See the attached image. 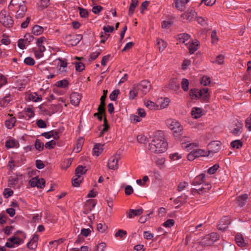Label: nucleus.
I'll return each instance as SVG.
<instances>
[{"instance_id": "nucleus-1", "label": "nucleus", "mask_w": 251, "mask_h": 251, "mask_svg": "<svg viewBox=\"0 0 251 251\" xmlns=\"http://www.w3.org/2000/svg\"><path fill=\"white\" fill-rule=\"evenodd\" d=\"M167 146L164 133L159 130L155 132L153 139L149 144L148 149L151 152L161 153L166 151Z\"/></svg>"}, {"instance_id": "nucleus-2", "label": "nucleus", "mask_w": 251, "mask_h": 251, "mask_svg": "<svg viewBox=\"0 0 251 251\" xmlns=\"http://www.w3.org/2000/svg\"><path fill=\"white\" fill-rule=\"evenodd\" d=\"M219 239V235L217 233L212 232L203 238L200 242L195 244L193 248L195 246L200 245L201 246V248L200 249V251H201L203 247L212 245Z\"/></svg>"}, {"instance_id": "nucleus-3", "label": "nucleus", "mask_w": 251, "mask_h": 251, "mask_svg": "<svg viewBox=\"0 0 251 251\" xmlns=\"http://www.w3.org/2000/svg\"><path fill=\"white\" fill-rule=\"evenodd\" d=\"M189 95L192 100L200 99L203 101H207L209 98V94L208 88H205L202 89H191Z\"/></svg>"}, {"instance_id": "nucleus-4", "label": "nucleus", "mask_w": 251, "mask_h": 251, "mask_svg": "<svg viewBox=\"0 0 251 251\" xmlns=\"http://www.w3.org/2000/svg\"><path fill=\"white\" fill-rule=\"evenodd\" d=\"M0 22L6 28L12 27L14 24V21L9 12L5 9H2L0 12Z\"/></svg>"}, {"instance_id": "nucleus-5", "label": "nucleus", "mask_w": 251, "mask_h": 251, "mask_svg": "<svg viewBox=\"0 0 251 251\" xmlns=\"http://www.w3.org/2000/svg\"><path fill=\"white\" fill-rule=\"evenodd\" d=\"M166 124L169 128L175 133H179L183 129L180 124L175 120L168 119L167 120Z\"/></svg>"}, {"instance_id": "nucleus-6", "label": "nucleus", "mask_w": 251, "mask_h": 251, "mask_svg": "<svg viewBox=\"0 0 251 251\" xmlns=\"http://www.w3.org/2000/svg\"><path fill=\"white\" fill-rule=\"evenodd\" d=\"M136 85L139 91V94H141L142 96L146 95L150 91L151 87L150 81L147 80H142L140 83Z\"/></svg>"}, {"instance_id": "nucleus-7", "label": "nucleus", "mask_w": 251, "mask_h": 251, "mask_svg": "<svg viewBox=\"0 0 251 251\" xmlns=\"http://www.w3.org/2000/svg\"><path fill=\"white\" fill-rule=\"evenodd\" d=\"M120 158V155L117 154L111 156L108 162V168L112 170L117 169L118 168V162Z\"/></svg>"}, {"instance_id": "nucleus-8", "label": "nucleus", "mask_w": 251, "mask_h": 251, "mask_svg": "<svg viewBox=\"0 0 251 251\" xmlns=\"http://www.w3.org/2000/svg\"><path fill=\"white\" fill-rule=\"evenodd\" d=\"M29 183L32 187H37L39 188H43L45 187V180L43 178L35 177L30 180Z\"/></svg>"}, {"instance_id": "nucleus-9", "label": "nucleus", "mask_w": 251, "mask_h": 251, "mask_svg": "<svg viewBox=\"0 0 251 251\" xmlns=\"http://www.w3.org/2000/svg\"><path fill=\"white\" fill-rule=\"evenodd\" d=\"M22 240L18 237H12L7 240L5 246L8 248H14L15 246H18L22 244Z\"/></svg>"}, {"instance_id": "nucleus-10", "label": "nucleus", "mask_w": 251, "mask_h": 251, "mask_svg": "<svg viewBox=\"0 0 251 251\" xmlns=\"http://www.w3.org/2000/svg\"><path fill=\"white\" fill-rule=\"evenodd\" d=\"M19 9L17 10L15 15V18L18 19L23 18L27 11L25 3H24L21 1L20 3H19Z\"/></svg>"}, {"instance_id": "nucleus-11", "label": "nucleus", "mask_w": 251, "mask_h": 251, "mask_svg": "<svg viewBox=\"0 0 251 251\" xmlns=\"http://www.w3.org/2000/svg\"><path fill=\"white\" fill-rule=\"evenodd\" d=\"M208 149L207 151L209 155L210 153H213L218 152L221 149V143L218 141H213L208 145Z\"/></svg>"}, {"instance_id": "nucleus-12", "label": "nucleus", "mask_w": 251, "mask_h": 251, "mask_svg": "<svg viewBox=\"0 0 251 251\" xmlns=\"http://www.w3.org/2000/svg\"><path fill=\"white\" fill-rule=\"evenodd\" d=\"M211 188V184L206 183L203 185L202 187L199 189L192 188L191 190V192L193 195H195L196 194H202L203 193L207 192Z\"/></svg>"}, {"instance_id": "nucleus-13", "label": "nucleus", "mask_w": 251, "mask_h": 251, "mask_svg": "<svg viewBox=\"0 0 251 251\" xmlns=\"http://www.w3.org/2000/svg\"><path fill=\"white\" fill-rule=\"evenodd\" d=\"M37 49H33L35 56L37 58H40L43 56V52L45 51L46 48L43 44H37Z\"/></svg>"}, {"instance_id": "nucleus-14", "label": "nucleus", "mask_w": 251, "mask_h": 251, "mask_svg": "<svg viewBox=\"0 0 251 251\" xmlns=\"http://www.w3.org/2000/svg\"><path fill=\"white\" fill-rule=\"evenodd\" d=\"M81 100V96L76 92L73 93L70 96V100L71 103L74 106H77Z\"/></svg>"}, {"instance_id": "nucleus-15", "label": "nucleus", "mask_w": 251, "mask_h": 251, "mask_svg": "<svg viewBox=\"0 0 251 251\" xmlns=\"http://www.w3.org/2000/svg\"><path fill=\"white\" fill-rule=\"evenodd\" d=\"M178 40L179 43H183L186 46H188L191 42L190 35L185 33L178 35Z\"/></svg>"}, {"instance_id": "nucleus-16", "label": "nucleus", "mask_w": 251, "mask_h": 251, "mask_svg": "<svg viewBox=\"0 0 251 251\" xmlns=\"http://www.w3.org/2000/svg\"><path fill=\"white\" fill-rule=\"evenodd\" d=\"M230 223L228 217H225L221 220L219 225H218V229L219 230H226L227 226Z\"/></svg>"}, {"instance_id": "nucleus-17", "label": "nucleus", "mask_w": 251, "mask_h": 251, "mask_svg": "<svg viewBox=\"0 0 251 251\" xmlns=\"http://www.w3.org/2000/svg\"><path fill=\"white\" fill-rule=\"evenodd\" d=\"M39 237L36 234H34L30 241L27 243V247L31 250H34L37 247V242Z\"/></svg>"}, {"instance_id": "nucleus-18", "label": "nucleus", "mask_w": 251, "mask_h": 251, "mask_svg": "<svg viewBox=\"0 0 251 251\" xmlns=\"http://www.w3.org/2000/svg\"><path fill=\"white\" fill-rule=\"evenodd\" d=\"M190 1V0H175L174 3L175 7L179 10H184L185 5Z\"/></svg>"}, {"instance_id": "nucleus-19", "label": "nucleus", "mask_w": 251, "mask_h": 251, "mask_svg": "<svg viewBox=\"0 0 251 251\" xmlns=\"http://www.w3.org/2000/svg\"><path fill=\"white\" fill-rule=\"evenodd\" d=\"M21 1L24 3H25V0H11L8 5V8L10 10L13 11L15 9H19V3Z\"/></svg>"}, {"instance_id": "nucleus-20", "label": "nucleus", "mask_w": 251, "mask_h": 251, "mask_svg": "<svg viewBox=\"0 0 251 251\" xmlns=\"http://www.w3.org/2000/svg\"><path fill=\"white\" fill-rule=\"evenodd\" d=\"M236 127L231 131V132L235 135H238L242 132L243 124L241 122L237 121L236 123Z\"/></svg>"}, {"instance_id": "nucleus-21", "label": "nucleus", "mask_w": 251, "mask_h": 251, "mask_svg": "<svg viewBox=\"0 0 251 251\" xmlns=\"http://www.w3.org/2000/svg\"><path fill=\"white\" fill-rule=\"evenodd\" d=\"M205 175L201 174L197 176L192 181L191 184L193 185H198L202 184L204 181Z\"/></svg>"}, {"instance_id": "nucleus-22", "label": "nucleus", "mask_w": 251, "mask_h": 251, "mask_svg": "<svg viewBox=\"0 0 251 251\" xmlns=\"http://www.w3.org/2000/svg\"><path fill=\"white\" fill-rule=\"evenodd\" d=\"M248 198V195L247 194H244L238 196L237 198L238 205L241 207L244 206L247 201Z\"/></svg>"}, {"instance_id": "nucleus-23", "label": "nucleus", "mask_w": 251, "mask_h": 251, "mask_svg": "<svg viewBox=\"0 0 251 251\" xmlns=\"http://www.w3.org/2000/svg\"><path fill=\"white\" fill-rule=\"evenodd\" d=\"M139 92L138 88L136 84H134L129 93V99L130 100H133L135 98H136Z\"/></svg>"}, {"instance_id": "nucleus-24", "label": "nucleus", "mask_w": 251, "mask_h": 251, "mask_svg": "<svg viewBox=\"0 0 251 251\" xmlns=\"http://www.w3.org/2000/svg\"><path fill=\"white\" fill-rule=\"evenodd\" d=\"M196 16L197 13L193 10H188L183 15V16L190 22L193 21L196 17Z\"/></svg>"}, {"instance_id": "nucleus-25", "label": "nucleus", "mask_w": 251, "mask_h": 251, "mask_svg": "<svg viewBox=\"0 0 251 251\" xmlns=\"http://www.w3.org/2000/svg\"><path fill=\"white\" fill-rule=\"evenodd\" d=\"M188 196L185 194H182L181 196L178 197L174 200V203L176 204L182 205L186 202Z\"/></svg>"}, {"instance_id": "nucleus-26", "label": "nucleus", "mask_w": 251, "mask_h": 251, "mask_svg": "<svg viewBox=\"0 0 251 251\" xmlns=\"http://www.w3.org/2000/svg\"><path fill=\"white\" fill-rule=\"evenodd\" d=\"M235 240L238 246L241 247H244L247 246V244L245 242L242 234H237L235 236Z\"/></svg>"}, {"instance_id": "nucleus-27", "label": "nucleus", "mask_w": 251, "mask_h": 251, "mask_svg": "<svg viewBox=\"0 0 251 251\" xmlns=\"http://www.w3.org/2000/svg\"><path fill=\"white\" fill-rule=\"evenodd\" d=\"M143 209L142 208L137 209H130L128 213L129 218H132L135 216L140 215L143 213Z\"/></svg>"}, {"instance_id": "nucleus-28", "label": "nucleus", "mask_w": 251, "mask_h": 251, "mask_svg": "<svg viewBox=\"0 0 251 251\" xmlns=\"http://www.w3.org/2000/svg\"><path fill=\"white\" fill-rule=\"evenodd\" d=\"M103 145L101 144L95 145L93 149V154L97 156H99L103 150Z\"/></svg>"}, {"instance_id": "nucleus-29", "label": "nucleus", "mask_w": 251, "mask_h": 251, "mask_svg": "<svg viewBox=\"0 0 251 251\" xmlns=\"http://www.w3.org/2000/svg\"><path fill=\"white\" fill-rule=\"evenodd\" d=\"M191 114L194 118H199L202 116V109L200 108L194 107L191 111Z\"/></svg>"}, {"instance_id": "nucleus-30", "label": "nucleus", "mask_w": 251, "mask_h": 251, "mask_svg": "<svg viewBox=\"0 0 251 251\" xmlns=\"http://www.w3.org/2000/svg\"><path fill=\"white\" fill-rule=\"evenodd\" d=\"M12 100V97L10 95H7L0 101V105L2 107L6 106L10 101Z\"/></svg>"}, {"instance_id": "nucleus-31", "label": "nucleus", "mask_w": 251, "mask_h": 251, "mask_svg": "<svg viewBox=\"0 0 251 251\" xmlns=\"http://www.w3.org/2000/svg\"><path fill=\"white\" fill-rule=\"evenodd\" d=\"M87 171L85 167L79 165L75 169V176L82 177L81 176L84 174Z\"/></svg>"}, {"instance_id": "nucleus-32", "label": "nucleus", "mask_w": 251, "mask_h": 251, "mask_svg": "<svg viewBox=\"0 0 251 251\" xmlns=\"http://www.w3.org/2000/svg\"><path fill=\"white\" fill-rule=\"evenodd\" d=\"M28 99L34 102H38L41 101L42 97L41 95H38L36 93H33L29 95Z\"/></svg>"}, {"instance_id": "nucleus-33", "label": "nucleus", "mask_w": 251, "mask_h": 251, "mask_svg": "<svg viewBox=\"0 0 251 251\" xmlns=\"http://www.w3.org/2000/svg\"><path fill=\"white\" fill-rule=\"evenodd\" d=\"M43 27L38 25H34L32 29V33L35 35H39L43 32Z\"/></svg>"}, {"instance_id": "nucleus-34", "label": "nucleus", "mask_w": 251, "mask_h": 251, "mask_svg": "<svg viewBox=\"0 0 251 251\" xmlns=\"http://www.w3.org/2000/svg\"><path fill=\"white\" fill-rule=\"evenodd\" d=\"M165 161L164 157L156 158L155 160V163L160 169H161L164 167Z\"/></svg>"}, {"instance_id": "nucleus-35", "label": "nucleus", "mask_w": 251, "mask_h": 251, "mask_svg": "<svg viewBox=\"0 0 251 251\" xmlns=\"http://www.w3.org/2000/svg\"><path fill=\"white\" fill-rule=\"evenodd\" d=\"M16 122V118L14 117H11L10 119L5 121V126L8 128L11 129L14 126Z\"/></svg>"}, {"instance_id": "nucleus-36", "label": "nucleus", "mask_w": 251, "mask_h": 251, "mask_svg": "<svg viewBox=\"0 0 251 251\" xmlns=\"http://www.w3.org/2000/svg\"><path fill=\"white\" fill-rule=\"evenodd\" d=\"M24 112L25 116L27 117V119H30L33 118L35 115L33 110L30 107L25 108L24 110Z\"/></svg>"}, {"instance_id": "nucleus-37", "label": "nucleus", "mask_w": 251, "mask_h": 251, "mask_svg": "<svg viewBox=\"0 0 251 251\" xmlns=\"http://www.w3.org/2000/svg\"><path fill=\"white\" fill-rule=\"evenodd\" d=\"M82 39V36L81 34H77L73 37V39L71 40V44L73 46L76 45Z\"/></svg>"}, {"instance_id": "nucleus-38", "label": "nucleus", "mask_w": 251, "mask_h": 251, "mask_svg": "<svg viewBox=\"0 0 251 251\" xmlns=\"http://www.w3.org/2000/svg\"><path fill=\"white\" fill-rule=\"evenodd\" d=\"M157 44L158 46L159 50L160 51H163L164 49L167 47V43L163 40L158 39H157Z\"/></svg>"}, {"instance_id": "nucleus-39", "label": "nucleus", "mask_w": 251, "mask_h": 251, "mask_svg": "<svg viewBox=\"0 0 251 251\" xmlns=\"http://www.w3.org/2000/svg\"><path fill=\"white\" fill-rule=\"evenodd\" d=\"M160 100L161 101L160 102V106L161 109L166 108L170 102V100L168 98H165L164 99L161 98Z\"/></svg>"}, {"instance_id": "nucleus-40", "label": "nucleus", "mask_w": 251, "mask_h": 251, "mask_svg": "<svg viewBox=\"0 0 251 251\" xmlns=\"http://www.w3.org/2000/svg\"><path fill=\"white\" fill-rule=\"evenodd\" d=\"M18 145L17 141L13 139L7 141L5 143V146L8 149L17 147Z\"/></svg>"}, {"instance_id": "nucleus-41", "label": "nucleus", "mask_w": 251, "mask_h": 251, "mask_svg": "<svg viewBox=\"0 0 251 251\" xmlns=\"http://www.w3.org/2000/svg\"><path fill=\"white\" fill-rule=\"evenodd\" d=\"M82 179V177L75 176L72 179V185L75 187H78Z\"/></svg>"}, {"instance_id": "nucleus-42", "label": "nucleus", "mask_w": 251, "mask_h": 251, "mask_svg": "<svg viewBox=\"0 0 251 251\" xmlns=\"http://www.w3.org/2000/svg\"><path fill=\"white\" fill-rule=\"evenodd\" d=\"M145 105L150 109H157L158 108V106L151 100L145 101Z\"/></svg>"}, {"instance_id": "nucleus-43", "label": "nucleus", "mask_w": 251, "mask_h": 251, "mask_svg": "<svg viewBox=\"0 0 251 251\" xmlns=\"http://www.w3.org/2000/svg\"><path fill=\"white\" fill-rule=\"evenodd\" d=\"M194 151L198 157L200 156H206L209 155L207 151L201 149L196 150H194Z\"/></svg>"}, {"instance_id": "nucleus-44", "label": "nucleus", "mask_w": 251, "mask_h": 251, "mask_svg": "<svg viewBox=\"0 0 251 251\" xmlns=\"http://www.w3.org/2000/svg\"><path fill=\"white\" fill-rule=\"evenodd\" d=\"M198 44H196V43H189L188 46V48L189 50V52L191 54L193 53L195 51H196L198 49Z\"/></svg>"}, {"instance_id": "nucleus-45", "label": "nucleus", "mask_w": 251, "mask_h": 251, "mask_svg": "<svg viewBox=\"0 0 251 251\" xmlns=\"http://www.w3.org/2000/svg\"><path fill=\"white\" fill-rule=\"evenodd\" d=\"M230 145L233 148L238 149L242 147L243 143L240 140H236L232 141Z\"/></svg>"}, {"instance_id": "nucleus-46", "label": "nucleus", "mask_w": 251, "mask_h": 251, "mask_svg": "<svg viewBox=\"0 0 251 251\" xmlns=\"http://www.w3.org/2000/svg\"><path fill=\"white\" fill-rule=\"evenodd\" d=\"M57 63V67H67V62L66 59H62L60 58H57L56 60Z\"/></svg>"}, {"instance_id": "nucleus-47", "label": "nucleus", "mask_w": 251, "mask_h": 251, "mask_svg": "<svg viewBox=\"0 0 251 251\" xmlns=\"http://www.w3.org/2000/svg\"><path fill=\"white\" fill-rule=\"evenodd\" d=\"M68 84L69 83L68 81L65 79L58 81L56 83V86L60 88H66L68 87Z\"/></svg>"}, {"instance_id": "nucleus-48", "label": "nucleus", "mask_w": 251, "mask_h": 251, "mask_svg": "<svg viewBox=\"0 0 251 251\" xmlns=\"http://www.w3.org/2000/svg\"><path fill=\"white\" fill-rule=\"evenodd\" d=\"M225 56L223 55L220 54L217 56L215 60L212 61L214 63H217L219 65L223 64L224 62Z\"/></svg>"}, {"instance_id": "nucleus-49", "label": "nucleus", "mask_w": 251, "mask_h": 251, "mask_svg": "<svg viewBox=\"0 0 251 251\" xmlns=\"http://www.w3.org/2000/svg\"><path fill=\"white\" fill-rule=\"evenodd\" d=\"M23 39L25 42V43L28 45L33 40L34 37L29 33H26L25 35L24 38Z\"/></svg>"}, {"instance_id": "nucleus-50", "label": "nucleus", "mask_w": 251, "mask_h": 251, "mask_svg": "<svg viewBox=\"0 0 251 251\" xmlns=\"http://www.w3.org/2000/svg\"><path fill=\"white\" fill-rule=\"evenodd\" d=\"M189 81L186 78H183L181 81V87L184 91H187L189 89Z\"/></svg>"}, {"instance_id": "nucleus-51", "label": "nucleus", "mask_w": 251, "mask_h": 251, "mask_svg": "<svg viewBox=\"0 0 251 251\" xmlns=\"http://www.w3.org/2000/svg\"><path fill=\"white\" fill-rule=\"evenodd\" d=\"M107 227L105 224L99 223L97 225V229L100 233H103L107 229Z\"/></svg>"}, {"instance_id": "nucleus-52", "label": "nucleus", "mask_w": 251, "mask_h": 251, "mask_svg": "<svg viewBox=\"0 0 251 251\" xmlns=\"http://www.w3.org/2000/svg\"><path fill=\"white\" fill-rule=\"evenodd\" d=\"M103 128L102 130L100 132V137H101L103 135V133L108 130L109 128V126L107 124V121L106 118L104 117L103 119Z\"/></svg>"}, {"instance_id": "nucleus-53", "label": "nucleus", "mask_w": 251, "mask_h": 251, "mask_svg": "<svg viewBox=\"0 0 251 251\" xmlns=\"http://www.w3.org/2000/svg\"><path fill=\"white\" fill-rule=\"evenodd\" d=\"M188 186V183L185 181H181L180 182L177 188V190L179 192H181L183 191L185 188H186Z\"/></svg>"}, {"instance_id": "nucleus-54", "label": "nucleus", "mask_w": 251, "mask_h": 251, "mask_svg": "<svg viewBox=\"0 0 251 251\" xmlns=\"http://www.w3.org/2000/svg\"><path fill=\"white\" fill-rule=\"evenodd\" d=\"M119 93H120V91L119 90H114L110 94V96H109L110 99L113 101L116 100Z\"/></svg>"}, {"instance_id": "nucleus-55", "label": "nucleus", "mask_w": 251, "mask_h": 251, "mask_svg": "<svg viewBox=\"0 0 251 251\" xmlns=\"http://www.w3.org/2000/svg\"><path fill=\"white\" fill-rule=\"evenodd\" d=\"M35 147L36 150L41 151L44 149V144L39 139H36L35 144Z\"/></svg>"}, {"instance_id": "nucleus-56", "label": "nucleus", "mask_w": 251, "mask_h": 251, "mask_svg": "<svg viewBox=\"0 0 251 251\" xmlns=\"http://www.w3.org/2000/svg\"><path fill=\"white\" fill-rule=\"evenodd\" d=\"M56 145V142L54 140H51L49 142H47L45 145V147L46 148L48 149H51L54 148V147Z\"/></svg>"}, {"instance_id": "nucleus-57", "label": "nucleus", "mask_w": 251, "mask_h": 251, "mask_svg": "<svg viewBox=\"0 0 251 251\" xmlns=\"http://www.w3.org/2000/svg\"><path fill=\"white\" fill-rule=\"evenodd\" d=\"M127 234V232L126 230L122 229L118 230L115 234L116 237H120L121 238H123Z\"/></svg>"}, {"instance_id": "nucleus-58", "label": "nucleus", "mask_w": 251, "mask_h": 251, "mask_svg": "<svg viewBox=\"0 0 251 251\" xmlns=\"http://www.w3.org/2000/svg\"><path fill=\"white\" fill-rule=\"evenodd\" d=\"M64 240L63 238H60L56 240H54L50 242V245H52L54 247L57 248V246L62 243L64 242Z\"/></svg>"}, {"instance_id": "nucleus-59", "label": "nucleus", "mask_w": 251, "mask_h": 251, "mask_svg": "<svg viewBox=\"0 0 251 251\" xmlns=\"http://www.w3.org/2000/svg\"><path fill=\"white\" fill-rule=\"evenodd\" d=\"M182 158V155L179 154L177 152H176L174 153L171 154L170 155V158L172 160H177L181 159Z\"/></svg>"}, {"instance_id": "nucleus-60", "label": "nucleus", "mask_w": 251, "mask_h": 251, "mask_svg": "<svg viewBox=\"0 0 251 251\" xmlns=\"http://www.w3.org/2000/svg\"><path fill=\"white\" fill-rule=\"evenodd\" d=\"M219 166L218 164H215L213 166L208 169L207 172L210 174H214L216 173Z\"/></svg>"}, {"instance_id": "nucleus-61", "label": "nucleus", "mask_w": 251, "mask_h": 251, "mask_svg": "<svg viewBox=\"0 0 251 251\" xmlns=\"http://www.w3.org/2000/svg\"><path fill=\"white\" fill-rule=\"evenodd\" d=\"M18 178L17 177H11L8 181V185L10 186L15 185L18 182Z\"/></svg>"}, {"instance_id": "nucleus-62", "label": "nucleus", "mask_w": 251, "mask_h": 251, "mask_svg": "<svg viewBox=\"0 0 251 251\" xmlns=\"http://www.w3.org/2000/svg\"><path fill=\"white\" fill-rule=\"evenodd\" d=\"M24 63L26 65L32 66L35 64V62L33 58L28 57L25 59Z\"/></svg>"}, {"instance_id": "nucleus-63", "label": "nucleus", "mask_w": 251, "mask_h": 251, "mask_svg": "<svg viewBox=\"0 0 251 251\" xmlns=\"http://www.w3.org/2000/svg\"><path fill=\"white\" fill-rule=\"evenodd\" d=\"M78 9L79 10V14L81 17L86 18L88 17V13L86 9L81 7H79Z\"/></svg>"}, {"instance_id": "nucleus-64", "label": "nucleus", "mask_w": 251, "mask_h": 251, "mask_svg": "<svg viewBox=\"0 0 251 251\" xmlns=\"http://www.w3.org/2000/svg\"><path fill=\"white\" fill-rule=\"evenodd\" d=\"M246 127L250 130L251 131V114L249 117L247 118L245 121Z\"/></svg>"}]
</instances>
